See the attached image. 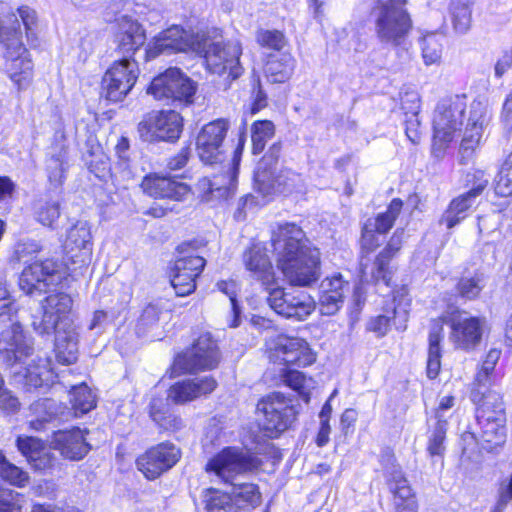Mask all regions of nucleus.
Segmentation results:
<instances>
[{
	"label": "nucleus",
	"mask_w": 512,
	"mask_h": 512,
	"mask_svg": "<svg viewBox=\"0 0 512 512\" xmlns=\"http://www.w3.org/2000/svg\"><path fill=\"white\" fill-rule=\"evenodd\" d=\"M277 267L290 284L309 286L320 278V252L312 245L301 227L280 224L272 234Z\"/></svg>",
	"instance_id": "1"
},
{
	"label": "nucleus",
	"mask_w": 512,
	"mask_h": 512,
	"mask_svg": "<svg viewBox=\"0 0 512 512\" xmlns=\"http://www.w3.org/2000/svg\"><path fill=\"white\" fill-rule=\"evenodd\" d=\"M259 466L260 460L256 456L243 449L227 447L207 462L206 472L215 480L231 486L227 492L241 510L246 505L255 506L260 501V492L255 484L238 481L244 473Z\"/></svg>",
	"instance_id": "2"
},
{
	"label": "nucleus",
	"mask_w": 512,
	"mask_h": 512,
	"mask_svg": "<svg viewBox=\"0 0 512 512\" xmlns=\"http://www.w3.org/2000/svg\"><path fill=\"white\" fill-rule=\"evenodd\" d=\"M406 0H378L374 8L376 33L382 43L399 47L408 57L406 39L412 29V20L405 8Z\"/></svg>",
	"instance_id": "3"
},
{
	"label": "nucleus",
	"mask_w": 512,
	"mask_h": 512,
	"mask_svg": "<svg viewBox=\"0 0 512 512\" xmlns=\"http://www.w3.org/2000/svg\"><path fill=\"white\" fill-rule=\"evenodd\" d=\"M476 419L480 427L483 449L493 451L506 440V413L502 397L490 391L484 394L482 403L476 410Z\"/></svg>",
	"instance_id": "4"
},
{
	"label": "nucleus",
	"mask_w": 512,
	"mask_h": 512,
	"mask_svg": "<svg viewBox=\"0 0 512 512\" xmlns=\"http://www.w3.org/2000/svg\"><path fill=\"white\" fill-rule=\"evenodd\" d=\"M278 155L279 148L272 147L269 153L258 163L254 173L255 186L265 196L274 192L291 193L298 191L303 185L300 174L290 169L277 170Z\"/></svg>",
	"instance_id": "5"
},
{
	"label": "nucleus",
	"mask_w": 512,
	"mask_h": 512,
	"mask_svg": "<svg viewBox=\"0 0 512 512\" xmlns=\"http://www.w3.org/2000/svg\"><path fill=\"white\" fill-rule=\"evenodd\" d=\"M221 352L210 332L201 333L191 346L174 358L172 370L175 374L196 373L218 367Z\"/></svg>",
	"instance_id": "6"
},
{
	"label": "nucleus",
	"mask_w": 512,
	"mask_h": 512,
	"mask_svg": "<svg viewBox=\"0 0 512 512\" xmlns=\"http://www.w3.org/2000/svg\"><path fill=\"white\" fill-rule=\"evenodd\" d=\"M147 93L158 101L177 107L193 102L196 85L180 69L169 68L152 80Z\"/></svg>",
	"instance_id": "7"
},
{
	"label": "nucleus",
	"mask_w": 512,
	"mask_h": 512,
	"mask_svg": "<svg viewBox=\"0 0 512 512\" xmlns=\"http://www.w3.org/2000/svg\"><path fill=\"white\" fill-rule=\"evenodd\" d=\"M260 427L269 438H276L296 420L297 411L289 399L279 392L262 398L257 404Z\"/></svg>",
	"instance_id": "8"
},
{
	"label": "nucleus",
	"mask_w": 512,
	"mask_h": 512,
	"mask_svg": "<svg viewBox=\"0 0 512 512\" xmlns=\"http://www.w3.org/2000/svg\"><path fill=\"white\" fill-rule=\"evenodd\" d=\"M467 107L465 96H453L442 99L434 112V145L440 148L451 142L461 130Z\"/></svg>",
	"instance_id": "9"
},
{
	"label": "nucleus",
	"mask_w": 512,
	"mask_h": 512,
	"mask_svg": "<svg viewBox=\"0 0 512 512\" xmlns=\"http://www.w3.org/2000/svg\"><path fill=\"white\" fill-rule=\"evenodd\" d=\"M203 48V38L199 34L186 31L181 26L172 25L160 32L148 44L145 58L146 60H151L161 54L176 52L192 51L199 53Z\"/></svg>",
	"instance_id": "10"
},
{
	"label": "nucleus",
	"mask_w": 512,
	"mask_h": 512,
	"mask_svg": "<svg viewBox=\"0 0 512 512\" xmlns=\"http://www.w3.org/2000/svg\"><path fill=\"white\" fill-rule=\"evenodd\" d=\"M139 76L138 64L125 57L115 61L105 72L101 83V95L111 102L122 101L135 85Z\"/></svg>",
	"instance_id": "11"
},
{
	"label": "nucleus",
	"mask_w": 512,
	"mask_h": 512,
	"mask_svg": "<svg viewBox=\"0 0 512 512\" xmlns=\"http://www.w3.org/2000/svg\"><path fill=\"white\" fill-rule=\"evenodd\" d=\"M204 59L209 72L217 75L227 74V78L236 79L242 74L239 58L242 54L241 44L237 40L224 43L215 42L207 47L203 43Z\"/></svg>",
	"instance_id": "12"
},
{
	"label": "nucleus",
	"mask_w": 512,
	"mask_h": 512,
	"mask_svg": "<svg viewBox=\"0 0 512 512\" xmlns=\"http://www.w3.org/2000/svg\"><path fill=\"white\" fill-rule=\"evenodd\" d=\"M244 142V134H240L231 162H227L226 165L221 166V175H216L212 179L203 177L198 180L196 186L197 189L203 193V199L205 201H209L212 197L227 199L234 193Z\"/></svg>",
	"instance_id": "13"
},
{
	"label": "nucleus",
	"mask_w": 512,
	"mask_h": 512,
	"mask_svg": "<svg viewBox=\"0 0 512 512\" xmlns=\"http://www.w3.org/2000/svg\"><path fill=\"white\" fill-rule=\"evenodd\" d=\"M226 119H217L205 124L196 138V150L205 165H225L224 140L229 130Z\"/></svg>",
	"instance_id": "14"
},
{
	"label": "nucleus",
	"mask_w": 512,
	"mask_h": 512,
	"mask_svg": "<svg viewBox=\"0 0 512 512\" xmlns=\"http://www.w3.org/2000/svg\"><path fill=\"white\" fill-rule=\"evenodd\" d=\"M73 300L69 294L56 292L48 295L41 305L39 315L32 316L31 325L39 335H50L56 328L72 323L68 319Z\"/></svg>",
	"instance_id": "15"
},
{
	"label": "nucleus",
	"mask_w": 512,
	"mask_h": 512,
	"mask_svg": "<svg viewBox=\"0 0 512 512\" xmlns=\"http://www.w3.org/2000/svg\"><path fill=\"white\" fill-rule=\"evenodd\" d=\"M65 274L61 263L50 259L35 261L23 269L19 286L27 295L41 294L49 286L61 283Z\"/></svg>",
	"instance_id": "16"
},
{
	"label": "nucleus",
	"mask_w": 512,
	"mask_h": 512,
	"mask_svg": "<svg viewBox=\"0 0 512 512\" xmlns=\"http://www.w3.org/2000/svg\"><path fill=\"white\" fill-rule=\"evenodd\" d=\"M267 303L277 314L298 321L306 319L315 310V301L307 292L285 291L281 287L269 291Z\"/></svg>",
	"instance_id": "17"
},
{
	"label": "nucleus",
	"mask_w": 512,
	"mask_h": 512,
	"mask_svg": "<svg viewBox=\"0 0 512 512\" xmlns=\"http://www.w3.org/2000/svg\"><path fill=\"white\" fill-rule=\"evenodd\" d=\"M0 353L11 366L26 364L33 354L32 342L23 335L17 315L0 321Z\"/></svg>",
	"instance_id": "18"
},
{
	"label": "nucleus",
	"mask_w": 512,
	"mask_h": 512,
	"mask_svg": "<svg viewBox=\"0 0 512 512\" xmlns=\"http://www.w3.org/2000/svg\"><path fill=\"white\" fill-rule=\"evenodd\" d=\"M183 129V118L174 111H160L148 115L138 124V132L142 140L154 141H175Z\"/></svg>",
	"instance_id": "19"
},
{
	"label": "nucleus",
	"mask_w": 512,
	"mask_h": 512,
	"mask_svg": "<svg viewBox=\"0 0 512 512\" xmlns=\"http://www.w3.org/2000/svg\"><path fill=\"white\" fill-rule=\"evenodd\" d=\"M269 358L274 363L288 367H306L315 362L316 355L306 340L282 335L269 348Z\"/></svg>",
	"instance_id": "20"
},
{
	"label": "nucleus",
	"mask_w": 512,
	"mask_h": 512,
	"mask_svg": "<svg viewBox=\"0 0 512 512\" xmlns=\"http://www.w3.org/2000/svg\"><path fill=\"white\" fill-rule=\"evenodd\" d=\"M180 449L170 442L151 447L136 460L139 471L148 480H154L171 469L180 459Z\"/></svg>",
	"instance_id": "21"
},
{
	"label": "nucleus",
	"mask_w": 512,
	"mask_h": 512,
	"mask_svg": "<svg viewBox=\"0 0 512 512\" xmlns=\"http://www.w3.org/2000/svg\"><path fill=\"white\" fill-rule=\"evenodd\" d=\"M5 58L10 79L19 90L26 88L31 81L33 64L28 50L18 38L6 44Z\"/></svg>",
	"instance_id": "22"
},
{
	"label": "nucleus",
	"mask_w": 512,
	"mask_h": 512,
	"mask_svg": "<svg viewBox=\"0 0 512 512\" xmlns=\"http://www.w3.org/2000/svg\"><path fill=\"white\" fill-rule=\"evenodd\" d=\"M488 121L489 116L486 106L480 101L473 102L459 150L462 163H467L473 157L474 151L482 138L483 128Z\"/></svg>",
	"instance_id": "23"
},
{
	"label": "nucleus",
	"mask_w": 512,
	"mask_h": 512,
	"mask_svg": "<svg viewBox=\"0 0 512 512\" xmlns=\"http://www.w3.org/2000/svg\"><path fill=\"white\" fill-rule=\"evenodd\" d=\"M51 448L69 460L78 461L84 458L90 450L84 431L80 428L55 431L51 439Z\"/></svg>",
	"instance_id": "24"
},
{
	"label": "nucleus",
	"mask_w": 512,
	"mask_h": 512,
	"mask_svg": "<svg viewBox=\"0 0 512 512\" xmlns=\"http://www.w3.org/2000/svg\"><path fill=\"white\" fill-rule=\"evenodd\" d=\"M216 387L217 382L212 376L179 381L169 388L167 399L175 404H185L212 393Z\"/></svg>",
	"instance_id": "25"
},
{
	"label": "nucleus",
	"mask_w": 512,
	"mask_h": 512,
	"mask_svg": "<svg viewBox=\"0 0 512 512\" xmlns=\"http://www.w3.org/2000/svg\"><path fill=\"white\" fill-rule=\"evenodd\" d=\"M14 368L15 381L21 383L27 391L37 388H47L54 383L55 375L50 368V362L47 358H38V362L32 360L26 367Z\"/></svg>",
	"instance_id": "26"
},
{
	"label": "nucleus",
	"mask_w": 512,
	"mask_h": 512,
	"mask_svg": "<svg viewBox=\"0 0 512 512\" xmlns=\"http://www.w3.org/2000/svg\"><path fill=\"white\" fill-rule=\"evenodd\" d=\"M115 42L122 54H134L146 41L145 30L138 21L123 15L117 19Z\"/></svg>",
	"instance_id": "27"
},
{
	"label": "nucleus",
	"mask_w": 512,
	"mask_h": 512,
	"mask_svg": "<svg viewBox=\"0 0 512 512\" xmlns=\"http://www.w3.org/2000/svg\"><path fill=\"white\" fill-rule=\"evenodd\" d=\"M484 320L478 317L463 318L458 316L452 319L450 340L456 347L471 349L479 344L483 332Z\"/></svg>",
	"instance_id": "28"
},
{
	"label": "nucleus",
	"mask_w": 512,
	"mask_h": 512,
	"mask_svg": "<svg viewBox=\"0 0 512 512\" xmlns=\"http://www.w3.org/2000/svg\"><path fill=\"white\" fill-rule=\"evenodd\" d=\"M143 191L154 198L182 200L190 192L187 184L157 174L148 175L142 181Z\"/></svg>",
	"instance_id": "29"
},
{
	"label": "nucleus",
	"mask_w": 512,
	"mask_h": 512,
	"mask_svg": "<svg viewBox=\"0 0 512 512\" xmlns=\"http://www.w3.org/2000/svg\"><path fill=\"white\" fill-rule=\"evenodd\" d=\"M54 352L59 363L70 365L78 358V332L73 323L56 328Z\"/></svg>",
	"instance_id": "30"
},
{
	"label": "nucleus",
	"mask_w": 512,
	"mask_h": 512,
	"mask_svg": "<svg viewBox=\"0 0 512 512\" xmlns=\"http://www.w3.org/2000/svg\"><path fill=\"white\" fill-rule=\"evenodd\" d=\"M402 234V230H396L387 246L376 257L370 271L371 279L375 282L383 281L386 286L390 285L392 272L389 267V262L401 248Z\"/></svg>",
	"instance_id": "31"
},
{
	"label": "nucleus",
	"mask_w": 512,
	"mask_h": 512,
	"mask_svg": "<svg viewBox=\"0 0 512 512\" xmlns=\"http://www.w3.org/2000/svg\"><path fill=\"white\" fill-rule=\"evenodd\" d=\"M245 268L263 282H268L272 278V264L267 254V250L260 244H254L243 254Z\"/></svg>",
	"instance_id": "32"
},
{
	"label": "nucleus",
	"mask_w": 512,
	"mask_h": 512,
	"mask_svg": "<svg viewBox=\"0 0 512 512\" xmlns=\"http://www.w3.org/2000/svg\"><path fill=\"white\" fill-rule=\"evenodd\" d=\"M30 411L33 419L29 425L36 431L43 430L45 424L56 419L63 413V407L55 400L45 398L39 399L30 405Z\"/></svg>",
	"instance_id": "33"
},
{
	"label": "nucleus",
	"mask_w": 512,
	"mask_h": 512,
	"mask_svg": "<svg viewBox=\"0 0 512 512\" xmlns=\"http://www.w3.org/2000/svg\"><path fill=\"white\" fill-rule=\"evenodd\" d=\"M91 232L87 222L78 221L73 225L67 235L65 247L69 252L78 249L82 262L89 258L92 250Z\"/></svg>",
	"instance_id": "34"
},
{
	"label": "nucleus",
	"mask_w": 512,
	"mask_h": 512,
	"mask_svg": "<svg viewBox=\"0 0 512 512\" xmlns=\"http://www.w3.org/2000/svg\"><path fill=\"white\" fill-rule=\"evenodd\" d=\"M443 338V323L436 320L432 324L429 332V349L427 359V376L435 379L441 368V347L440 342Z\"/></svg>",
	"instance_id": "35"
},
{
	"label": "nucleus",
	"mask_w": 512,
	"mask_h": 512,
	"mask_svg": "<svg viewBox=\"0 0 512 512\" xmlns=\"http://www.w3.org/2000/svg\"><path fill=\"white\" fill-rule=\"evenodd\" d=\"M476 197L466 192L453 199L441 217V223H444L448 229L456 226L460 221L466 218L467 211L474 204Z\"/></svg>",
	"instance_id": "36"
},
{
	"label": "nucleus",
	"mask_w": 512,
	"mask_h": 512,
	"mask_svg": "<svg viewBox=\"0 0 512 512\" xmlns=\"http://www.w3.org/2000/svg\"><path fill=\"white\" fill-rule=\"evenodd\" d=\"M402 207V200L395 198L391 201L385 212L379 213L375 218H368L364 225L373 231H377L378 234L385 235L394 225Z\"/></svg>",
	"instance_id": "37"
},
{
	"label": "nucleus",
	"mask_w": 512,
	"mask_h": 512,
	"mask_svg": "<svg viewBox=\"0 0 512 512\" xmlns=\"http://www.w3.org/2000/svg\"><path fill=\"white\" fill-rule=\"evenodd\" d=\"M407 305L408 303L405 304V306ZM392 320L397 329H401L402 323L407 320L406 307L402 308L399 304L398 307H393L391 311H387L385 314L378 315L374 319H371L369 322V329L376 332L378 335L383 336L388 332Z\"/></svg>",
	"instance_id": "38"
},
{
	"label": "nucleus",
	"mask_w": 512,
	"mask_h": 512,
	"mask_svg": "<svg viewBox=\"0 0 512 512\" xmlns=\"http://www.w3.org/2000/svg\"><path fill=\"white\" fill-rule=\"evenodd\" d=\"M69 397L76 417L88 413L96 406L95 395L85 383L73 386L69 392Z\"/></svg>",
	"instance_id": "39"
},
{
	"label": "nucleus",
	"mask_w": 512,
	"mask_h": 512,
	"mask_svg": "<svg viewBox=\"0 0 512 512\" xmlns=\"http://www.w3.org/2000/svg\"><path fill=\"white\" fill-rule=\"evenodd\" d=\"M294 62L291 57L283 56L280 59H271L265 66V75L271 83H283L293 73Z\"/></svg>",
	"instance_id": "40"
},
{
	"label": "nucleus",
	"mask_w": 512,
	"mask_h": 512,
	"mask_svg": "<svg viewBox=\"0 0 512 512\" xmlns=\"http://www.w3.org/2000/svg\"><path fill=\"white\" fill-rule=\"evenodd\" d=\"M34 216L43 226L53 227L60 216V203L56 199L40 198L34 204Z\"/></svg>",
	"instance_id": "41"
},
{
	"label": "nucleus",
	"mask_w": 512,
	"mask_h": 512,
	"mask_svg": "<svg viewBox=\"0 0 512 512\" xmlns=\"http://www.w3.org/2000/svg\"><path fill=\"white\" fill-rule=\"evenodd\" d=\"M486 285V277L483 272H475L472 276H464L457 283V291L465 300H475Z\"/></svg>",
	"instance_id": "42"
},
{
	"label": "nucleus",
	"mask_w": 512,
	"mask_h": 512,
	"mask_svg": "<svg viewBox=\"0 0 512 512\" xmlns=\"http://www.w3.org/2000/svg\"><path fill=\"white\" fill-rule=\"evenodd\" d=\"M450 15L455 32L465 34L471 26V8L466 0H452Z\"/></svg>",
	"instance_id": "43"
},
{
	"label": "nucleus",
	"mask_w": 512,
	"mask_h": 512,
	"mask_svg": "<svg viewBox=\"0 0 512 512\" xmlns=\"http://www.w3.org/2000/svg\"><path fill=\"white\" fill-rule=\"evenodd\" d=\"M284 383L297 391L299 396L308 403L310 400V389L312 388V380L307 379L305 375L296 369H287L282 374Z\"/></svg>",
	"instance_id": "44"
},
{
	"label": "nucleus",
	"mask_w": 512,
	"mask_h": 512,
	"mask_svg": "<svg viewBox=\"0 0 512 512\" xmlns=\"http://www.w3.org/2000/svg\"><path fill=\"white\" fill-rule=\"evenodd\" d=\"M117 162L114 170L118 171L123 179H130L133 176L130 167V143L127 137L121 136L115 145Z\"/></svg>",
	"instance_id": "45"
},
{
	"label": "nucleus",
	"mask_w": 512,
	"mask_h": 512,
	"mask_svg": "<svg viewBox=\"0 0 512 512\" xmlns=\"http://www.w3.org/2000/svg\"><path fill=\"white\" fill-rule=\"evenodd\" d=\"M387 481L390 491L402 501L414 499L412 489L400 468L388 469Z\"/></svg>",
	"instance_id": "46"
},
{
	"label": "nucleus",
	"mask_w": 512,
	"mask_h": 512,
	"mask_svg": "<svg viewBox=\"0 0 512 512\" xmlns=\"http://www.w3.org/2000/svg\"><path fill=\"white\" fill-rule=\"evenodd\" d=\"M0 477L11 485L24 487L29 480L28 474L9 462L0 451Z\"/></svg>",
	"instance_id": "47"
},
{
	"label": "nucleus",
	"mask_w": 512,
	"mask_h": 512,
	"mask_svg": "<svg viewBox=\"0 0 512 512\" xmlns=\"http://www.w3.org/2000/svg\"><path fill=\"white\" fill-rule=\"evenodd\" d=\"M150 416L163 430L176 432L183 427V421L180 417L168 411L161 410L156 401L151 404Z\"/></svg>",
	"instance_id": "48"
},
{
	"label": "nucleus",
	"mask_w": 512,
	"mask_h": 512,
	"mask_svg": "<svg viewBox=\"0 0 512 512\" xmlns=\"http://www.w3.org/2000/svg\"><path fill=\"white\" fill-rule=\"evenodd\" d=\"M422 57L425 65L439 64L442 58V44L436 35L430 34L422 40Z\"/></svg>",
	"instance_id": "49"
},
{
	"label": "nucleus",
	"mask_w": 512,
	"mask_h": 512,
	"mask_svg": "<svg viewBox=\"0 0 512 512\" xmlns=\"http://www.w3.org/2000/svg\"><path fill=\"white\" fill-rule=\"evenodd\" d=\"M207 512H240L232 496L225 493H212L206 501Z\"/></svg>",
	"instance_id": "50"
},
{
	"label": "nucleus",
	"mask_w": 512,
	"mask_h": 512,
	"mask_svg": "<svg viewBox=\"0 0 512 512\" xmlns=\"http://www.w3.org/2000/svg\"><path fill=\"white\" fill-rule=\"evenodd\" d=\"M216 285L219 291H221L222 293L229 297L233 312V320L230 324V327H238L240 324L241 308L236 299L237 283L234 280H223L217 282Z\"/></svg>",
	"instance_id": "51"
},
{
	"label": "nucleus",
	"mask_w": 512,
	"mask_h": 512,
	"mask_svg": "<svg viewBox=\"0 0 512 512\" xmlns=\"http://www.w3.org/2000/svg\"><path fill=\"white\" fill-rule=\"evenodd\" d=\"M195 274H186L173 269L171 285L175 289L177 296H187L196 289Z\"/></svg>",
	"instance_id": "52"
},
{
	"label": "nucleus",
	"mask_w": 512,
	"mask_h": 512,
	"mask_svg": "<svg viewBox=\"0 0 512 512\" xmlns=\"http://www.w3.org/2000/svg\"><path fill=\"white\" fill-rule=\"evenodd\" d=\"M205 259L198 255L184 256L175 261L174 270L198 277L205 267Z\"/></svg>",
	"instance_id": "53"
},
{
	"label": "nucleus",
	"mask_w": 512,
	"mask_h": 512,
	"mask_svg": "<svg viewBox=\"0 0 512 512\" xmlns=\"http://www.w3.org/2000/svg\"><path fill=\"white\" fill-rule=\"evenodd\" d=\"M447 425L445 423H436L428 442V452L431 456H441L445 451L444 440L446 436Z\"/></svg>",
	"instance_id": "54"
},
{
	"label": "nucleus",
	"mask_w": 512,
	"mask_h": 512,
	"mask_svg": "<svg viewBox=\"0 0 512 512\" xmlns=\"http://www.w3.org/2000/svg\"><path fill=\"white\" fill-rule=\"evenodd\" d=\"M15 315H17V309L7 283L0 280V321H9Z\"/></svg>",
	"instance_id": "55"
},
{
	"label": "nucleus",
	"mask_w": 512,
	"mask_h": 512,
	"mask_svg": "<svg viewBox=\"0 0 512 512\" xmlns=\"http://www.w3.org/2000/svg\"><path fill=\"white\" fill-rule=\"evenodd\" d=\"M256 39L261 46L277 51L285 46V37L278 30H259Z\"/></svg>",
	"instance_id": "56"
},
{
	"label": "nucleus",
	"mask_w": 512,
	"mask_h": 512,
	"mask_svg": "<svg viewBox=\"0 0 512 512\" xmlns=\"http://www.w3.org/2000/svg\"><path fill=\"white\" fill-rule=\"evenodd\" d=\"M16 445L28 462L44 447L38 438L32 436H19L16 440Z\"/></svg>",
	"instance_id": "57"
},
{
	"label": "nucleus",
	"mask_w": 512,
	"mask_h": 512,
	"mask_svg": "<svg viewBox=\"0 0 512 512\" xmlns=\"http://www.w3.org/2000/svg\"><path fill=\"white\" fill-rule=\"evenodd\" d=\"M40 250L41 246L37 241L23 240L16 245L15 256L19 262L28 263L36 257Z\"/></svg>",
	"instance_id": "58"
},
{
	"label": "nucleus",
	"mask_w": 512,
	"mask_h": 512,
	"mask_svg": "<svg viewBox=\"0 0 512 512\" xmlns=\"http://www.w3.org/2000/svg\"><path fill=\"white\" fill-rule=\"evenodd\" d=\"M344 297L342 294H331L321 291L319 297L320 312L323 315H334L342 306Z\"/></svg>",
	"instance_id": "59"
},
{
	"label": "nucleus",
	"mask_w": 512,
	"mask_h": 512,
	"mask_svg": "<svg viewBox=\"0 0 512 512\" xmlns=\"http://www.w3.org/2000/svg\"><path fill=\"white\" fill-rule=\"evenodd\" d=\"M488 183L489 177L486 176L483 170L474 169L466 175V184L467 186H471L468 193L475 197H478L483 192Z\"/></svg>",
	"instance_id": "60"
},
{
	"label": "nucleus",
	"mask_w": 512,
	"mask_h": 512,
	"mask_svg": "<svg viewBox=\"0 0 512 512\" xmlns=\"http://www.w3.org/2000/svg\"><path fill=\"white\" fill-rule=\"evenodd\" d=\"M22 497L14 490L0 491V512H21Z\"/></svg>",
	"instance_id": "61"
},
{
	"label": "nucleus",
	"mask_w": 512,
	"mask_h": 512,
	"mask_svg": "<svg viewBox=\"0 0 512 512\" xmlns=\"http://www.w3.org/2000/svg\"><path fill=\"white\" fill-rule=\"evenodd\" d=\"M501 355V351L498 349H491L485 360L482 363L480 371L477 373L476 380L482 384L488 378V375L494 370L496 363L498 362Z\"/></svg>",
	"instance_id": "62"
},
{
	"label": "nucleus",
	"mask_w": 512,
	"mask_h": 512,
	"mask_svg": "<svg viewBox=\"0 0 512 512\" xmlns=\"http://www.w3.org/2000/svg\"><path fill=\"white\" fill-rule=\"evenodd\" d=\"M495 192L501 197L512 195V170L504 171L501 167L496 178Z\"/></svg>",
	"instance_id": "63"
},
{
	"label": "nucleus",
	"mask_w": 512,
	"mask_h": 512,
	"mask_svg": "<svg viewBox=\"0 0 512 512\" xmlns=\"http://www.w3.org/2000/svg\"><path fill=\"white\" fill-rule=\"evenodd\" d=\"M349 284L342 279L341 275H335L331 278H326L321 283V291L331 294H342L344 297L345 292L348 291Z\"/></svg>",
	"instance_id": "64"
}]
</instances>
